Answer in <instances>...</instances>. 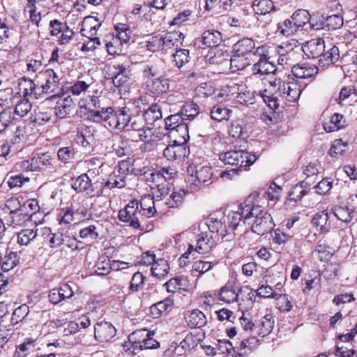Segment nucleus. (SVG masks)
<instances>
[{"mask_svg":"<svg viewBox=\"0 0 357 357\" xmlns=\"http://www.w3.org/2000/svg\"><path fill=\"white\" fill-rule=\"evenodd\" d=\"M31 158L34 171L45 169L53 166L52 162L54 159L48 153L36 154Z\"/></svg>","mask_w":357,"mask_h":357,"instance_id":"obj_40","label":"nucleus"},{"mask_svg":"<svg viewBox=\"0 0 357 357\" xmlns=\"http://www.w3.org/2000/svg\"><path fill=\"white\" fill-rule=\"evenodd\" d=\"M281 96L289 102H296L301 93V86L294 82L284 83L279 87Z\"/></svg>","mask_w":357,"mask_h":357,"instance_id":"obj_24","label":"nucleus"},{"mask_svg":"<svg viewBox=\"0 0 357 357\" xmlns=\"http://www.w3.org/2000/svg\"><path fill=\"white\" fill-rule=\"evenodd\" d=\"M91 170L72 178L71 186L77 193H84L89 197H100L103 193L102 178H91Z\"/></svg>","mask_w":357,"mask_h":357,"instance_id":"obj_3","label":"nucleus"},{"mask_svg":"<svg viewBox=\"0 0 357 357\" xmlns=\"http://www.w3.org/2000/svg\"><path fill=\"white\" fill-rule=\"evenodd\" d=\"M238 292L237 287L234 282H228L224 287L220 289L219 299L225 303H234L237 301Z\"/></svg>","mask_w":357,"mask_h":357,"instance_id":"obj_33","label":"nucleus"},{"mask_svg":"<svg viewBox=\"0 0 357 357\" xmlns=\"http://www.w3.org/2000/svg\"><path fill=\"white\" fill-rule=\"evenodd\" d=\"M217 238L208 231L201 232L197 236L195 250L201 254L209 252L218 243Z\"/></svg>","mask_w":357,"mask_h":357,"instance_id":"obj_26","label":"nucleus"},{"mask_svg":"<svg viewBox=\"0 0 357 357\" xmlns=\"http://www.w3.org/2000/svg\"><path fill=\"white\" fill-rule=\"evenodd\" d=\"M169 265L164 259H158L151 267V273L154 277L160 279L166 276L169 272Z\"/></svg>","mask_w":357,"mask_h":357,"instance_id":"obj_48","label":"nucleus"},{"mask_svg":"<svg viewBox=\"0 0 357 357\" xmlns=\"http://www.w3.org/2000/svg\"><path fill=\"white\" fill-rule=\"evenodd\" d=\"M119 219L123 222L128 223L129 226L139 229L145 230L144 218L138 208V200L132 199L128 202L124 208L121 209L118 213Z\"/></svg>","mask_w":357,"mask_h":357,"instance_id":"obj_4","label":"nucleus"},{"mask_svg":"<svg viewBox=\"0 0 357 357\" xmlns=\"http://www.w3.org/2000/svg\"><path fill=\"white\" fill-rule=\"evenodd\" d=\"M102 184L103 190L105 188H124L126 185V176L124 174H121L119 173V174H114L112 176H110L109 178L106 182H104V180L102 179Z\"/></svg>","mask_w":357,"mask_h":357,"instance_id":"obj_49","label":"nucleus"},{"mask_svg":"<svg viewBox=\"0 0 357 357\" xmlns=\"http://www.w3.org/2000/svg\"><path fill=\"white\" fill-rule=\"evenodd\" d=\"M95 274L97 275H106L112 270L110 260L107 257L102 256L99 257L96 264L95 265Z\"/></svg>","mask_w":357,"mask_h":357,"instance_id":"obj_52","label":"nucleus"},{"mask_svg":"<svg viewBox=\"0 0 357 357\" xmlns=\"http://www.w3.org/2000/svg\"><path fill=\"white\" fill-rule=\"evenodd\" d=\"M188 173V181L195 186L204 183L211 179L212 169L207 165H196L190 164L187 168Z\"/></svg>","mask_w":357,"mask_h":357,"instance_id":"obj_8","label":"nucleus"},{"mask_svg":"<svg viewBox=\"0 0 357 357\" xmlns=\"http://www.w3.org/2000/svg\"><path fill=\"white\" fill-rule=\"evenodd\" d=\"M38 91H40V88H36V84L32 79L24 77L19 79L18 93L20 97L27 98L33 96L36 98H38V96L40 95V93Z\"/></svg>","mask_w":357,"mask_h":357,"instance_id":"obj_29","label":"nucleus"},{"mask_svg":"<svg viewBox=\"0 0 357 357\" xmlns=\"http://www.w3.org/2000/svg\"><path fill=\"white\" fill-rule=\"evenodd\" d=\"M222 42V33L214 29H209L202 33V36L195 40V46L200 49L216 47Z\"/></svg>","mask_w":357,"mask_h":357,"instance_id":"obj_13","label":"nucleus"},{"mask_svg":"<svg viewBox=\"0 0 357 357\" xmlns=\"http://www.w3.org/2000/svg\"><path fill=\"white\" fill-rule=\"evenodd\" d=\"M53 113V108L40 110L36 114L33 121L39 126L44 125L50 121Z\"/></svg>","mask_w":357,"mask_h":357,"instance_id":"obj_61","label":"nucleus"},{"mask_svg":"<svg viewBox=\"0 0 357 357\" xmlns=\"http://www.w3.org/2000/svg\"><path fill=\"white\" fill-rule=\"evenodd\" d=\"M150 331L146 328H142L130 333L128 336V342L130 344V347L128 348V350L130 351L132 354H136L139 349L137 346L142 344L146 338L148 337V335L150 334Z\"/></svg>","mask_w":357,"mask_h":357,"instance_id":"obj_31","label":"nucleus"},{"mask_svg":"<svg viewBox=\"0 0 357 357\" xmlns=\"http://www.w3.org/2000/svg\"><path fill=\"white\" fill-rule=\"evenodd\" d=\"M183 138L174 139V144L167 146L163 151V155L168 160H176L184 158L188 153Z\"/></svg>","mask_w":357,"mask_h":357,"instance_id":"obj_18","label":"nucleus"},{"mask_svg":"<svg viewBox=\"0 0 357 357\" xmlns=\"http://www.w3.org/2000/svg\"><path fill=\"white\" fill-rule=\"evenodd\" d=\"M252 7L255 15L264 17L275 10V5L272 0H255Z\"/></svg>","mask_w":357,"mask_h":357,"instance_id":"obj_39","label":"nucleus"},{"mask_svg":"<svg viewBox=\"0 0 357 357\" xmlns=\"http://www.w3.org/2000/svg\"><path fill=\"white\" fill-rule=\"evenodd\" d=\"M105 98L100 96H89L86 98L85 109L88 110L89 119L96 122V119H94L95 114L99 113V114H103L107 107L104 105Z\"/></svg>","mask_w":357,"mask_h":357,"instance_id":"obj_16","label":"nucleus"},{"mask_svg":"<svg viewBox=\"0 0 357 357\" xmlns=\"http://www.w3.org/2000/svg\"><path fill=\"white\" fill-rule=\"evenodd\" d=\"M173 304L174 302L172 299L166 298L163 301L158 302L155 304L152 305L150 307L151 313L155 318L161 317L170 307H172Z\"/></svg>","mask_w":357,"mask_h":357,"instance_id":"obj_45","label":"nucleus"},{"mask_svg":"<svg viewBox=\"0 0 357 357\" xmlns=\"http://www.w3.org/2000/svg\"><path fill=\"white\" fill-rule=\"evenodd\" d=\"M185 36L178 31L168 32L162 35V51L167 52L173 48H178L182 45Z\"/></svg>","mask_w":357,"mask_h":357,"instance_id":"obj_23","label":"nucleus"},{"mask_svg":"<svg viewBox=\"0 0 357 357\" xmlns=\"http://www.w3.org/2000/svg\"><path fill=\"white\" fill-rule=\"evenodd\" d=\"M267 50L265 47L263 50V55L256 56V60L252 67V75H264L274 73L276 70L275 66L268 61Z\"/></svg>","mask_w":357,"mask_h":357,"instance_id":"obj_15","label":"nucleus"},{"mask_svg":"<svg viewBox=\"0 0 357 357\" xmlns=\"http://www.w3.org/2000/svg\"><path fill=\"white\" fill-rule=\"evenodd\" d=\"M334 215L344 222H349L353 219V212L349 211V208L341 206H335L333 208Z\"/></svg>","mask_w":357,"mask_h":357,"instance_id":"obj_63","label":"nucleus"},{"mask_svg":"<svg viewBox=\"0 0 357 357\" xmlns=\"http://www.w3.org/2000/svg\"><path fill=\"white\" fill-rule=\"evenodd\" d=\"M299 30L297 29L296 25L294 24V21L291 17L285 20L282 22H280L277 24V33L284 36H291L296 34Z\"/></svg>","mask_w":357,"mask_h":357,"instance_id":"obj_44","label":"nucleus"},{"mask_svg":"<svg viewBox=\"0 0 357 357\" xmlns=\"http://www.w3.org/2000/svg\"><path fill=\"white\" fill-rule=\"evenodd\" d=\"M184 195L183 190L170 192L165 206L167 208H178L183 203Z\"/></svg>","mask_w":357,"mask_h":357,"instance_id":"obj_53","label":"nucleus"},{"mask_svg":"<svg viewBox=\"0 0 357 357\" xmlns=\"http://www.w3.org/2000/svg\"><path fill=\"white\" fill-rule=\"evenodd\" d=\"M214 266V264L211 261H205L202 260H198L193 263L191 275L193 277L199 278L204 273L210 271Z\"/></svg>","mask_w":357,"mask_h":357,"instance_id":"obj_50","label":"nucleus"},{"mask_svg":"<svg viewBox=\"0 0 357 357\" xmlns=\"http://www.w3.org/2000/svg\"><path fill=\"white\" fill-rule=\"evenodd\" d=\"M102 114V115L96 113L94 119H96V123H102L109 129L125 130L130 121V109L127 107H118L116 109L112 107H107L105 113Z\"/></svg>","mask_w":357,"mask_h":357,"instance_id":"obj_1","label":"nucleus"},{"mask_svg":"<svg viewBox=\"0 0 357 357\" xmlns=\"http://www.w3.org/2000/svg\"><path fill=\"white\" fill-rule=\"evenodd\" d=\"M219 160L225 165L245 167L252 165L257 160V157L243 150H230L220 153Z\"/></svg>","mask_w":357,"mask_h":357,"instance_id":"obj_5","label":"nucleus"},{"mask_svg":"<svg viewBox=\"0 0 357 357\" xmlns=\"http://www.w3.org/2000/svg\"><path fill=\"white\" fill-rule=\"evenodd\" d=\"M291 17L298 30H301L310 21L309 13L303 9L296 10Z\"/></svg>","mask_w":357,"mask_h":357,"instance_id":"obj_51","label":"nucleus"},{"mask_svg":"<svg viewBox=\"0 0 357 357\" xmlns=\"http://www.w3.org/2000/svg\"><path fill=\"white\" fill-rule=\"evenodd\" d=\"M347 146L342 139H335L329 149L328 154L335 158L342 155L346 151Z\"/></svg>","mask_w":357,"mask_h":357,"instance_id":"obj_64","label":"nucleus"},{"mask_svg":"<svg viewBox=\"0 0 357 357\" xmlns=\"http://www.w3.org/2000/svg\"><path fill=\"white\" fill-rule=\"evenodd\" d=\"M145 86L152 94L160 95L169 90V79L163 76L149 79L145 81Z\"/></svg>","mask_w":357,"mask_h":357,"instance_id":"obj_22","label":"nucleus"},{"mask_svg":"<svg viewBox=\"0 0 357 357\" xmlns=\"http://www.w3.org/2000/svg\"><path fill=\"white\" fill-rule=\"evenodd\" d=\"M339 59L340 50L337 46L326 47L323 54L318 59V65L321 68H327L337 63Z\"/></svg>","mask_w":357,"mask_h":357,"instance_id":"obj_27","label":"nucleus"},{"mask_svg":"<svg viewBox=\"0 0 357 357\" xmlns=\"http://www.w3.org/2000/svg\"><path fill=\"white\" fill-rule=\"evenodd\" d=\"M66 234L63 233H52L49 228H46L43 231V243L48 245L52 248H56L63 244Z\"/></svg>","mask_w":357,"mask_h":357,"instance_id":"obj_32","label":"nucleus"},{"mask_svg":"<svg viewBox=\"0 0 357 357\" xmlns=\"http://www.w3.org/2000/svg\"><path fill=\"white\" fill-rule=\"evenodd\" d=\"M11 225L13 227L23 225L31 217L29 211H24L22 208L10 210Z\"/></svg>","mask_w":357,"mask_h":357,"instance_id":"obj_42","label":"nucleus"},{"mask_svg":"<svg viewBox=\"0 0 357 357\" xmlns=\"http://www.w3.org/2000/svg\"><path fill=\"white\" fill-rule=\"evenodd\" d=\"M20 261V257L16 252L9 251L1 259V268L4 272H8L15 268Z\"/></svg>","mask_w":357,"mask_h":357,"instance_id":"obj_41","label":"nucleus"},{"mask_svg":"<svg viewBox=\"0 0 357 357\" xmlns=\"http://www.w3.org/2000/svg\"><path fill=\"white\" fill-rule=\"evenodd\" d=\"M259 202L257 199L252 200L250 208H246L245 212L246 215H250V219L255 218L251 227L252 231L262 236L272 231L275 224L271 214L264 211Z\"/></svg>","mask_w":357,"mask_h":357,"instance_id":"obj_2","label":"nucleus"},{"mask_svg":"<svg viewBox=\"0 0 357 357\" xmlns=\"http://www.w3.org/2000/svg\"><path fill=\"white\" fill-rule=\"evenodd\" d=\"M95 130L89 126H82L77 129L75 141L77 144L84 147L89 148L91 146V142L93 140V132Z\"/></svg>","mask_w":357,"mask_h":357,"instance_id":"obj_30","label":"nucleus"},{"mask_svg":"<svg viewBox=\"0 0 357 357\" xmlns=\"http://www.w3.org/2000/svg\"><path fill=\"white\" fill-rule=\"evenodd\" d=\"M41 76L45 82L40 88V90H42V93H50L56 91L59 88L60 81L57 73L53 69L49 68L41 73Z\"/></svg>","mask_w":357,"mask_h":357,"instance_id":"obj_21","label":"nucleus"},{"mask_svg":"<svg viewBox=\"0 0 357 357\" xmlns=\"http://www.w3.org/2000/svg\"><path fill=\"white\" fill-rule=\"evenodd\" d=\"M330 7L334 8L337 13H334L327 16L321 22L322 28L327 29L329 31H334L340 29L344 24L342 16L340 14L342 8L340 3L336 1L330 2Z\"/></svg>","mask_w":357,"mask_h":357,"instance_id":"obj_14","label":"nucleus"},{"mask_svg":"<svg viewBox=\"0 0 357 357\" xmlns=\"http://www.w3.org/2000/svg\"><path fill=\"white\" fill-rule=\"evenodd\" d=\"M32 105L27 98H20L15 107L16 115L23 117L26 115L31 109Z\"/></svg>","mask_w":357,"mask_h":357,"instance_id":"obj_57","label":"nucleus"},{"mask_svg":"<svg viewBox=\"0 0 357 357\" xmlns=\"http://www.w3.org/2000/svg\"><path fill=\"white\" fill-rule=\"evenodd\" d=\"M190 52L186 49L176 48V52L172 54L175 65L178 68L183 67L185 63L189 62Z\"/></svg>","mask_w":357,"mask_h":357,"instance_id":"obj_55","label":"nucleus"},{"mask_svg":"<svg viewBox=\"0 0 357 357\" xmlns=\"http://www.w3.org/2000/svg\"><path fill=\"white\" fill-rule=\"evenodd\" d=\"M181 114L183 120H192L199 113V107L193 102H185L182 106Z\"/></svg>","mask_w":357,"mask_h":357,"instance_id":"obj_46","label":"nucleus"},{"mask_svg":"<svg viewBox=\"0 0 357 357\" xmlns=\"http://www.w3.org/2000/svg\"><path fill=\"white\" fill-rule=\"evenodd\" d=\"M112 82L116 87H121L129 79L130 71L123 65H114L109 68Z\"/></svg>","mask_w":357,"mask_h":357,"instance_id":"obj_25","label":"nucleus"},{"mask_svg":"<svg viewBox=\"0 0 357 357\" xmlns=\"http://www.w3.org/2000/svg\"><path fill=\"white\" fill-rule=\"evenodd\" d=\"M162 106L158 103L152 104L144 109L143 117L147 124L153 125L156 121L162 118Z\"/></svg>","mask_w":357,"mask_h":357,"instance_id":"obj_37","label":"nucleus"},{"mask_svg":"<svg viewBox=\"0 0 357 357\" xmlns=\"http://www.w3.org/2000/svg\"><path fill=\"white\" fill-rule=\"evenodd\" d=\"M124 131H135L136 136L132 137V141L138 142L139 140H146L150 137L151 130L149 128H145L144 121L142 117L139 116H133L130 114V121L126 126V128Z\"/></svg>","mask_w":357,"mask_h":357,"instance_id":"obj_12","label":"nucleus"},{"mask_svg":"<svg viewBox=\"0 0 357 357\" xmlns=\"http://www.w3.org/2000/svg\"><path fill=\"white\" fill-rule=\"evenodd\" d=\"M75 155L76 151L73 146L61 147L57 151L59 160L65 165L73 162Z\"/></svg>","mask_w":357,"mask_h":357,"instance_id":"obj_47","label":"nucleus"},{"mask_svg":"<svg viewBox=\"0 0 357 357\" xmlns=\"http://www.w3.org/2000/svg\"><path fill=\"white\" fill-rule=\"evenodd\" d=\"M255 60L243 54H236L233 52V55L229 59L230 61V70L232 72H236L245 69L247 66H250L252 62Z\"/></svg>","mask_w":357,"mask_h":357,"instance_id":"obj_35","label":"nucleus"},{"mask_svg":"<svg viewBox=\"0 0 357 357\" xmlns=\"http://www.w3.org/2000/svg\"><path fill=\"white\" fill-rule=\"evenodd\" d=\"M255 91H245L238 93L236 100L238 102L245 105H252L255 102V97L257 96Z\"/></svg>","mask_w":357,"mask_h":357,"instance_id":"obj_62","label":"nucleus"},{"mask_svg":"<svg viewBox=\"0 0 357 357\" xmlns=\"http://www.w3.org/2000/svg\"><path fill=\"white\" fill-rule=\"evenodd\" d=\"M37 236L38 235L36 230L32 229H22L17 234V243L21 245H26Z\"/></svg>","mask_w":357,"mask_h":357,"instance_id":"obj_56","label":"nucleus"},{"mask_svg":"<svg viewBox=\"0 0 357 357\" xmlns=\"http://www.w3.org/2000/svg\"><path fill=\"white\" fill-rule=\"evenodd\" d=\"M188 326L190 328H201L206 324L205 314L199 310H193L185 315Z\"/></svg>","mask_w":357,"mask_h":357,"instance_id":"obj_34","label":"nucleus"},{"mask_svg":"<svg viewBox=\"0 0 357 357\" xmlns=\"http://www.w3.org/2000/svg\"><path fill=\"white\" fill-rule=\"evenodd\" d=\"M259 198V193L254 192L251 193L238 206V210L236 211H231L229 213L226 219L229 221V228L235 229L236 227L243 222L245 224L250 220V215H246L245 212L246 208H250L252 200H255Z\"/></svg>","mask_w":357,"mask_h":357,"instance_id":"obj_7","label":"nucleus"},{"mask_svg":"<svg viewBox=\"0 0 357 357\" xmlns=\"http://www.w3.org/2000/svg\"><path fill=\"white\" fill-rule=\"evenodd\" d=\"M274 326V320L271 314H266L256 324L255 331L259 336L268 335Z\"/></svg>","mask_w":357,"mask_h":357,"instance_id":"obj_36","label":"nucleus"},{"mask_svg":"<svg viewBox=\"0 0 357 357\" xmlns=\"http://www.w3.org/2000/svg\"><path fill=\"white\" fill-rule=\"evenodd\" d=\"M100 26V23L93 17H87L84 20L80 33L82 36L88 37L89 40L82 45L81 47L82 51H92L96 49V45L100 44L98 38H92V36L96 34V31Z\"/></svg>","mask_w":357,"mask_h":357,"instance_id":"obj_6","label":"nucleus"},{"mask_svg":"<svg viewBox=\"0 0 357 357\" xmlns=\"http://www.w3.org/2000/svg\"><path fill=\"white\" fill-rule=\"evenodd\" d=\"M307 192L306 183L302 181L294 186L289 192V199L294 202L300 201Z\"/></svg>","mask_w":357,"mask_h":357,"instance_id":"obj_54","label":"nucleus"},{"mask_svg":"<svg viewBox=\"0 0 357 357\" xmlns=\"http://www.w3.org/2000/svg\"><path fill=\"white\" fill-rule=\"evenodd\" d=\"M157 189L153 192L151 196L155 200L158 207L165 205V202L171 192L172 185L170 183H158L156 185Z\"/></svg>","mask_w":357,"mask_h":357,"instance_id":"obj_38","label":"nucleus"},{"mask_svg":"<svg viewBox=\"0 0 357 357\" xmlns=\"http://www.w3.org/2000/svg\"><path fill=\"white\" fill-rule=\"evenodd\" d=\"M63 244L72 252H77L84 248L83 242L79 241L76 236L68 234L65 236Z\"/></svg>","mask_w":357,"mask_h":357,"instance_id":"obj_59","label":"nucleus"},{"mask_svg":"<svg viewBox=\"0 0 357 357\" xmlns=\"http://www.w3.org/2000/svg\"><path fill=\"white\" fill-rule=\"evenodd\" d=\"M264 47L259 46L256 47L255 43L252 38H243L234 45L233 52H236L238 55L243 54L256 60V56L263 55Z\"/></svg>","mask_w":357,"mask_h":357,"instance_id":"obj_9","label":"nucleus"},{"mask_svg":"<svg viewBox=\"0 0 357 357\" xmlns=\"http://www.w3.org/2000/svg\"><path fill=\"white\" fill-rule=\"evenodd\" d=\"M206 225L208 229V232L213 236H215L218 241L227 234V227L225 216L220 215L218 218L216 214L210 215L206 220Z\"/></svg>","mask_w":357,"mask_h":357,"instance_id":"obj_11","label":"nucleus"},{"mask_svg":"<svg viewBox=\"0 0 357 357\" xmlns=\"http://www.w3.org/2000/svg\"><path fill=\"white\" fill-rule=\"evenodd\" d=\"M302 49L307 58L319 59L326 49L325 42L320 38H312L307 41Z\"/></svg>","mask_w":357,"mask_h":357,"instance_id":"obj_19","label":"nucleus"},{"mask_svg":"<svg viewBox=\"0 0 357 357\" xmlns=\"http://www.w3.org/2000/svg\"><path fill=\"white\" fill-rule=\"evenodd\" d=\"M95 339L100 342H109L116 333L115 327L109 322L100 321L94 326Z\"/></svg>","mask_w":357,"mask_h":357,"instance_id":"obj_17","label":"nucleus"},{"mask_svg":"<svg viewBox=\"0 0 357 357\" xmlns=\"http://www.w3.org/2000/svg\"><path fill=\"white\" fill-rule=\"evenodd\" d=\"M145 279V276L142 273L136 272L134 273L130 282V291L137 292L142 290L144 287Z\"/></svg>","mask_w":357,"mask_h":357,"instance_id":"obj_58","label":"nucleus"},{"mask_svg":"<svg viewBox=\"0 0 357 357\" xmlns=\"http://www.w3.org/2000/svg\"><path fill=\"white\" fill-rule=\"evenodd\" d=\"M318 67L307 63L296 64L291 68L292 75L298 79L312 78L318 73Z\"/></svg>","mask_w":357,"mask_h":357,"instance_id":"obj_28","label":"nucleus"},{"mask_svg":"<svg viewBox=\"0 0 357 357\" xmlns=\"http://www.w3.org/2000/svg\"><path fill=\"white\" fill-rule=\"evenodd\" d=\"M158 204L150 195H144L138 201L139 211L144 218V223L146 225V220L147 218L153 217L156 212V207Z\"/></svg>","mask_w":357,"mask_h":357,"instance_id":"obj_20","label":"nucleus"},{"mask_svg":"<svg viewBox=\"0 0 357 357\" xmlns=\"http://www.w3.org/2000/svg\"><path fill=\"white\" fill-rule=\"evenodd\" d=\"M231 113L232 111L231 109L220 104L214 105L210 112L211 118L217 121L229 120Z\"/></svg>","mask_w":357,"mask_h":357,"instance_id":"obj_43","label":"nucleus"},{"mask_svg":"<svg viewBox=\"0 0 357 357\" xmlns=\"http://www.w3.org/2000/svg\"><path fill=\"white\" fill-rule=\"evenodd\" d=\"M183 121L181 113L170 115L165 119V127L170 130L171 136L176 137V134L179 133L183 142H186L185 137H188V126Z\"/></svg>","mask_w":357,"mask_h":357,"instance_id":"obj_10","label":"nucleus"},{"mask_svg":"<svg viewBox=\"0 0 357 357\" xmlns=\"http://www.w3.org/2000/svg\"><path fill=\"white\" fill-rule=\"evenodd\" d=\"M282 191V188L278 185L275 184V183H272L271 185L269 186L267 190L264 191L261 193V195L266 198L268 200L270 201H277L279 199L280 193ZM259 195H261V192H259Z\"/></svg>","mask_w":357,"mask_h":357,"instance_id":"obj_60","label":"nucleus"}]
</instances>
